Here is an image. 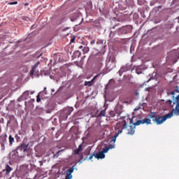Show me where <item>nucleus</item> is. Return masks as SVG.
<instances>
[{
    "mask_svg": "<svg viewBox=\"0 0 179 179\" xmlns=\"http://www.w3.org/2000/svg\"><path fill=\"white\" fill-rule=\"evenodd\" d=\"M83 150V145L80 144L77 149L73 150V156L76 155H79V152H82Z\"/></svg>",
    "mask_w": 179,
    "mask_h": 179,
    "instance_id": "9",
    "label": "nucleus"
},
{
    "mask_svg": "<svg viewBox=\"0 0 179 179\" xmlns=\"http://www.w3.org/2000/svg\"><path fill=\"white\" fill-rule=\"evenodd\" d=\"M136 96H138V92H136Z\"/></svg>",
    "mask_w": 179,
    "mask_h": 179,
    "instance_id": "46",
    "label": "nucleus"
},
{
    "mask_svg": "<svg viewBox=\"0 0 179 179\" xmlns=\"http://www.w3.org/2000/svg\"><path fill=\"white\" fill-rule=\"evenodd\" d=\"M132 31V26L128 25L122 27L118 29L119 34H127V33H131Z\"/></svg>",
    "mask_w": 179,
    "mask_h": 179,
    "instance_id": "5",
    "label": "nucleus"
},
{
    "mask_svg": "<svg viewBox=\"0 0 179 179\" xmlns=\"http://www.w3.org/2000/svg\"><path fill=\"white\" fill-rule=\"evenodd\" d=\"M5 171H6V173L8 175L9 174V173H10V171H12V168L8 164H6Z\"/></svg>",
    "mask_w": 179,
    "mask_h": 179,
    "instance_id": "14",
    "label": "nucleus"
},
{
    "mask_svg": "<svg viewBox=\"0 0 179 179\" xmlns=\"http://www.w3.org/2000/svg\"><path fill=\"white\" fill-rule=\"evenodd\" d=\"M89 50H90V48H89V47H87V46H85V47L83 48V50H82L83 54H87V52H89Z\"/></svg>",
    "mask_w": 179,
    "mask_h": 179,
    "instance_id": "19",
    "label": "nucleus"
},
{
    "mask_svg": "<svg viewBox=\"0 0 179 179\" xmlns=\"http://www.w3.org/2000/svg\"><path fill=\"white\" fill-rule=\"evenodd\" d=\"M68 29H69V27H66V28H64L62 29V31H66V30H68Z\"/></svg>",
    "mask_w": 179,
    "mask_h": 179,
    "instance_id": "37",
    "label": "nucleus"
},
{
    "mask_svg": "<svg viewBox=\"0 0 179 179\" xmlns=\"http://www.w3.org/2000/svg\"><path fill=\"white\" fill-rule=\"evenodd\" d=\"M71 43H75V38L71 39Z\"/></svg>",
    "mask_w": 179,
    "mask_h": 179,
    "instance_id": "38",
    "label": "nucleus"
},
{
    "mask_svg": "<svg viewBox=\"0 0 179 179\" xmlns=\"http://www.w3.org/2000/svg\"><path fill=\"white\" fill-rule=\"evenodd\" d=\"M120 134H122V129L118 130V131H117V133L116 134V135H117V136H118V135H120Z\"/></svg>",
    "mask_w": 179,
    "mask_h": 179,
    "instance_id": "32",
    "label": "nucleus"
},
{
    "mask_svg": "<svg viewBox=\"0 0 179 179\" xmlns=\"http://www.w3.org/2000/svg\"><path fill=\"white\" fill-rule=\"evenodd\" d=\"M99 117H106V110H101L99 115Z\"/></svg>",
    "mask_w": 179,
    "mask_h": 179,
    "instance_id": "20",
    "label": "nucleus"
},
{
    "mask_svg": "<svg viewBox=\"0 0 179 179\" xmlns=\"http://www.w3.org/2000/svg\"><path fill=\"white\" fill-rule=\"evenodd\" d=\"M24 6H29V3H25Z\"/></svg>",
    "mask_w": 179,
    "mask_h": 179,
    "instance_id": "42",
    "label": "nucleus"
},
{
    "mask_svg": "<svg viewBox=\"0 0 179 179\" xmlns=\"http://www.w3.org/2000/svg\"><path fill=\"white\" fill-rule=\"evenodd\" d=\"M10 145H13V143L15 142V138L12 136V135H10L8 137Z\"/></svg>",
    "mask_w": 179,
    "mask_h": 179,
    "instance_id": "17",
    "label": "nucleus"
},
{
    "mask_svg": "<svg viewBox=\"0 0 179 179\" xmlns=\"http://www.w3.org/2000/svg\"><path fill=\"white\" fill-rule=\"evenodd\" d=\"M78 48H79L80 50H82V49L83 50L84 48H83V46L80 45V46H79Z\"/></svg>",
    "mask_w": 179,
    "mask_h": 179,
    "instance_id": "41",
    "label": "nucleus"
},
{
    "mask_svg": "<svg viewBox=\"0 0 179 179\" xmlns=\"http://www.w3.org/2000/svg\"><path fill=\"white\" fill-rule=\"evenodd\" d=\"M34 69H31V70L30 71V73L31 75H33L34 73Z\"/></svg>",
    "mask_w": 179,
    "mask_h": 179,
    "instance_id": "35",
    "label": "nucleus"
},
{
    "mask_svg": "<svg viewBox=\"0 0 179 179\" xmlns=\"http://www.w3.org/2000/svg\"><path fill=\"white\" fill-rule=\"evenodd\" d=\"M29 94H30V92L29 91H25L24 92V96H29Z\"/></svg>",
    "mask_w": 179,
    "mask_h": 179,
    "instance_id": "27",
    "label": "nucleus"
},
{
    "mask_svg": "<svg viewBox=\"0 0 179 179\" xmlns=\"http://www.w3.org/2000/svg\"><path fill=\"white\" fill-rule=\"evenodd\" d=\"M79 15L78 14H75L74 16H71L70 19L71 20V22H75V20H78V19H79Z\"/></svg>",
    "mask_w": 179,
    "mask_h": 179,
    "instance_id": "13",
    "label": "nucleus"
},
{
    "mask_svg": "<svg viewBox=\"0 0 179 179\" xmlns=\"http://www.w3.org/2000/svg\"><path fill=\"white\" fill-rule=\"evenodd\" d=\"M15 138L17 142H20V141H22V140L23 139L22 136H20V135H19V134H16L15 136Z\"/></svg>",
    "mask_w": 179,
    "mask_h": 179,
    "instance_id": "16",
    "label": "nucleus"
},
{
    "mask_svg": "<svg viewBox=\"0 0 179 179\" xmlns=\"http://www.w3.org/2000/svg\"><path fill=\"white\" fill-rule=\"evenodd\" d=\"M118 73L120 76H122V73H124V71L120 69L118 71Z\"/></svg>",
    "mask_w": 179,
    "mask_h": 179,
    "instance_id": "28",
    "label": "nucleus"
},
{
    "mask_svg": "<svg viewBox=\"0 0 179 179\" xmlns=\"http://www.w3.org/2000/svg\"><path fill=\"white\" fill-rule=\"evenodd\" d=\"M94 27H100V22L95 23Z\"/></svg>",
    "mask_w": 179,
    "mask_h": 179,
    "instance_id": "31",
    "label": "nucleus"
},
{
    "mask_svg": "<svg viewBox=\"0 0 179 179\" xmlns=\"http://www.w3.org/2000/svg\"><path fill=\"white\" fill-rule=\"evenodd\" d=\"M73 111V107H67L64 109V113L66 114V120L68 118V115H71V113Z\"/></svg>",
    "mask_w": 179,
    "mask_h": 179,
    "instance_id": "7",
    "label": "nucleus"
},
{
    "mask_svg": "<svg viewBox=\"0 0 179 179\" xmlns=\"http://www.w3.org/2000/svg\"><path fill=\"white\" fill-rule=\"evenodd\" d=\"M52 92H55V90H52Z\"/></svg>",
    "mask_w": 179,
    "mask_h": 179,
    "instance_id": "45",
    "label": "nucleus"
},
{
    "mask_svg": "<svg viewBox=\"0 0 179 179\" xmlns=\"http://www.w3.org/2000/svg\"><path fill=\"white\" fill-rule=\"evenodd\" d=\"M74 170H75V166H73L72 167L69 168L66 171V174H72V173H73Z\"/></svg>",
    "mask_w": 179,
    "mask_h": 179,
    "instance_id": "15",
    "label": "nucleus"
},
{
    "mask_svg": "<svg viewBox=\"0 0 179 179\" xmlns=\"http://www.w3.org/2000/svg\"><path fill=\"white\" fill-rule=\"evenodd\" d=\"M36 101L37 103H40V101H41V99H40V94L37 95Z\"/></svg>",
    "mask_w": 179,
    "mask_h": 179,
    "instance_id": "25",
    "label": "nucleus"
},
{
    "mask_svg": "<svg viewBox=\"0 0 179 179\" xmlns=\"http://www.w3.org/2000/svg\"><path fill=\"white\" fill-rule=\"evenodd\" d=\"M115 148V145L110 144L108 146H106L105 148L103 149L101 152H99L94 155L95 159H104L106 157V155L104 153H107L110 149H114Z\"/></svg>",
    "mask_w": 179,
    "mask_h": 179,
    "instance_id": "3",
    "label": "nucleus"
},
{
    "mask_svg": "<svg viewBox=\"0 0 179 179\" xmlns=\"http://www.w3.org/2000/svg\"><path fill=\"white\" fill-rule=\"evenodd\" d=\"M141 110V106H136L135 108H134V111H138Z\"/></svg>",
    "mask_w": 179,
    "mask_h": 179,
    "instance_id": "30",
    "label": "nucleus"
},
{
    "mask_svg": "<svg viewBox=\"0 0 179 179\" xmlns=\"http://www.w3.org/2000/svg\"><path fill=\"white\" fill-rule=\"evenodd\" d=\"M96 43V40H92V41H91V42H90V44H92V45H93V44H95Z\"/></svg>",
    "mask_w": 179,
    "mask_h": 179,
    "instance_id": "34",
    "label": "nucleus"
},
{
    "mask_svg": "<svg viewBox=\"0 0 179 179\" xmlns=\"http://www.w3.org/2000/svg\"><path fill=\"white\" fill-rule=\"evenodd\" d=\"M60 90H62V87H60L58 90L56 92V93H58Z\"/></svg>",
    "mask_w": 179,
    "mask_h": 179,
    "instance_id": "36",
    "label": "nucleus"
},
{
    "mask_svg": "<svg viewBox=\"0 0 179 179\" xmlns=\"http://www.w3.org/2000/svg\"><path fill=\"white\" fill-rule=\"evenodd\" d=\"M27 150V145L26 144H22L15 149L17 156L20 157H23L24 156V152Z\"/></svg>",
    "mask_w": 179,
    "mask_h": 179,
    "instance_id": "4",
    "label": "nucleus"
},
{
    "mask_svg": "<svg viewBox=\"0 0 179 179\" xmlns=\"http://www.w3.org/2000/svg\"><path fill=\"white\" fill-rule=\"evenodd\" d=\"M80 55H81L80 52H79V50H76L72 55V58H73V59H75V58H77V57H78V58H79V57H80Z\"/></svg>",
    "mask_w": 179,
    "mask_h": 179,
    "instance_id": "12",
    "label": "nucleus"
},
{
    "mask_svg": "<svg viewBox=\"0 0 179 179\" xmlns=\"http://www.w3.org/2000/svg\"><path fill=\"white\" fill-rule=\"evenodd\" d=\"M171 94H173V101L171 100H168L167 103H169L171 107H174V105L176 104V107L169 113L164 115L163 117H160L159 115L157 116V119L155 120L157 125H162L164 121L169 120V118H171L174 114L176 115H179V94L175 98L173 96L174 92H171Z\"/></svg>",
    "mask_w": 179,
    "mask_h": 179,
    "instance_id": "2",
    "label": "nucleus"
},
{
    "mask_svg": "<svg viewBox=\"0 0 179 179\" xmlns=\"http://www.w3.org/2000/svg\"><path fill=\"white\" fill-rule=\"evenodd\" d=\"M38 65H40V62H36L34 66L32 67V69L36 71V69H37V67L38 66Z\"/></svg>",
    "mask_w": 179,
    "mask_h": 179,
    "instance_id": "22",
    "label": "nucleus"
},
{
    "mask_svg": "<svg viewBox=\"0 0 179 179\" xmlns=\"http://www.w3.org/2000/svg\"><path fill=\"white\" fill-rule=\"evenodd\" d=\"M116 114H117V117H120V115H121V112L116 113Z\"/></svg>",
    "mask_w": 179,
    "mask_h": 179,
    "instance_id": "39",
    "label": "nucleus"
},
{
    "mask_svg": "<svg viewBox=\"0 0 179 179\" xmlns=\"http://www.w3.org/2000/svg\"><path fill=\"white\" fill-rule=\"evenodd\" d=\"M120 69H122L123 72H128V71H129V67L127 65H126L123 66Z\"/></svg>",
    "mask_w": 179,
    "mask_h": 179,
    "instance_id": "18",
    "label": "nucleus"
},
{
    "mask_svg": "<svg viewBox=\"0 0 179 179\" xmlns=\"http://www.w3.org/2000/svg\"><path fill=\"white\" fill-rule=\"evenodd\" d=\"M18 157H20L19 155H17V152L15 150L10 152V159H11L12 160H16Z\"/></svg>",
    "mask_w": 179,
    "mask_h": 179,
    "instance_id": "8",
    "label": "nucleus"
},
{
    "mask_svg": "<svg viewBox=\"0 0 179 179\" xmlns=\"http://www.w3.org/2000/svg\"><path fill=\"white\" fill-rule=\"evenodd\" d=\"M100 61H103V57H100Z\"/></svg>",
    "mask_w": 179,
    "mask_h": 179,
    "instance_id": "43",
    "label": "nucleus"
},
{
    "mask_svg": "<svg viewBox=\"0 0 179 179\" xmlns=\"http://www.w3.org/2000/svg\"><path fill=\"white\" fill-rule=\"evenodd\" d=\"M96 45L98 46V48H100V50H101V51H103V50L106 48V43H104V41L101 39L96 41Z\"/></svg>",
    "mask_w": 179,
    "mask_h": 179,
    "instance_id": "6",
    "label": "nucleus"
},
{
    "mask_svg": "<svg viewBox=\"0 0 179 179\" xmlns=\"http://www.w3.org/2000/svg\"><path fill=\"white\" fill-rule=\"evenodd\" d=\"M118 136V134H115L113 138H112V142L113 143H115V141L117 140V137Z\"/></svg>",
    "mask_w": 179,
    "mask_h": 179,
    "instance_id": "23",
    "label": "nucleus"
},
{
    "mask_svg": "<svg viewBox=\"0 0 179 179\" xmlns=\"http://www.w3.org/2000/svg\"><path fill=\"white\" fill-rule=\"evenodd\" d=\"M18 135L22 136V138H23V136H24V135H26V132L23 130H20V131H19Z\"/></svg>",
    "mask_w": 179,
    "mask_h": 179,
    "instance_id": "21",
    "label": "nucleus"
},
{
    "mask_svg": "<svg viewBox=\"0 0 179 179\" xmlns=\"http://www.w3.org/2000/svg\"><path fill=\"white\" fill-rule=\"evenodd\" d=\"M157 115H156V113L151 112L150 115H148V117H145L143 120H138V117L134 116L132 117L131 120H130L131 124H133V125L128 126L127 125V121L125 120V117H120V122L117 124V125H120L122 129H127L128 135H134L135 134V127L138 125H141V124H146L147 125H149L152 124V120L153 122H156V120L157 119Z\"/></svg>",
    "mask_w": 179,
    "mask_h": 179,
    "instance_id": "1",
    "label": "nucleus"
},
{
    "mask_svg": "<svg viewBox=\"0 0 179 179\" xmlns=\"http://www.w3.org/2000/svg\"><path fill=\"white\" fill-rule=\"evenodd\" d=\"M31 155V152H29V154H27V156H30Z\"/></svg>",
    "mask_w": 179,
    "mask_h": 179,
    "instance_id": "44",
    "label": "nucleus"
},
{
    "mask_svg": "<svg viewBox=\"0 0 179 179\" xmlns=\"http://www.w3.org/2000/svg\"><path fill=\"white\" fill-rule=\"evenodd\" d=\"M108 64L111 62L112 64H115V57L114 55H110L107 58Z\"/></svg>",
    "mask_w": 179,
    "mask_h": 179,
    "instance_id": "10",
    "label": "nucleus"
},
{
    "mask_svg": "<svg viewBox=\"0 0 179 179\" xmlns=\"http://www.w3.org/2000/svg\"><path fill=\"white\" fill-rule=\"evenodd\" d=\"M72 178V174L67 173V176H66L65 179H71Z\"/></svg>",
    "mask_w": 179,
    "mask_h": 179,
    "instance_id": "26",
    "label": "nucleus"
},
{
    "mask_svg": "<svg viewBox=\"0 0 179 179\" xmlns=\"http://www.w3.org/2000/svg\"><path fill=\"white\" fill-rule=\"evenodd\" d=\"M31 94H33V92H31Z\"/></svg>",
    "mask_w": 179,
    "mask_h": 179,
    "instance_id": "48",
    "label": "nucleus"
},
{
    "mask_svg": "<svg viewBox=\"0 0 179 179\" xmlns=\"http://www.w3.org/2000/svg\"><path fill=\"white\" fill-rule=\"evenodd\" d=\"M8 5H17V1L10 2Z\"/></svg>",
    "mask_w": 179,
    "mask_h": 179,
    "instance_id": "29",
    "label": "nucleus"
},
{
    "mask_svg": "<svg viewBox=\"0 0 179 179\" xmlns=\"http://www.w3.org/2000/svg\"><path fill=\"white\" fill-rule=\"evenodd\" d=\"M0 132H1V127H0Z\"/></svg>",
    "mask_w": 179,
    "mask_h": 179,
    "instance_id": "49",
    "label": "nucleus"
},
{
    "mask_svg": "<svg viewBox=\"0 0 179 179\" xmlns=\"http://www.w3.org/2000/svg\"><path fill=\"white\" fill-rule=\"evenodd\" d=\"M94 155L95 154L94 153L93 155H90V157H89V160H92V159H93Z\"/></svg>",
    "mask_w": 179,
    "mask_h": 179,
    "instance_id": "33",
    "label": "nucleus"
},
{
    "mask_svg": "<svg viewBox=\"0 0 179 179\" xmlns=\"http://www.w3.org/2000/svg\"><path fill=\"white\" fill-rule=\"evenodd\" d=\"M61 152H64V150H59V151L57 152V154L59 155V153H61Z\"/></svg>",
    "mask_w": 179,
    "mask_h": 179,
    "instance_id": "40",
    "label": "nucleus"
},
{
    "mask_svg": "<svg viewBox=\"0 0 179 179\" xmlns=\"http://www.w3.org/2000/svg\"><path fill=\"white\" fill-rule=\"evenodd\" d=\"M98 76H95L94 78L91 81H85V86H93V81L97 78Z\"/></svg>",
    "mask_w": 179,
    "mask_h": 179,
    "instance_id": "11",
    "label": "nucleus"
},
{
    "mask_svg": "<svg viewBox=\"0 0 179 179\" xmlns=\"http://www.w3.org/2000/svg\"><path fill=\"white\" fill-rule=\"evenodd\" d=\"M110 37H111V33L110 34Z\"/></svg>",
    "mask_w": 179,
    "mask_h": 179,
    "instance_id": "47",
    "label": "nucleus"
},
{
    "mask_svg": "<svg viewBox=\"0 0 179 179\" xmlns=\"http://www.w3.org/2000/svg\"><path fill=\"white\" fill-rule=\"evenodd\" d=\"M110 117H115V112L113 110H111L110 112Z\"/></svg>",
    "mask_w": 179,
    "mask_h": 179,
    "instance_id": "24",
    "label": "nucleus"
}]
</instances>
